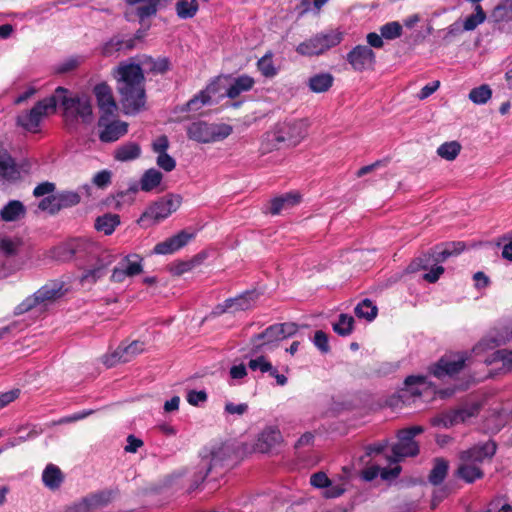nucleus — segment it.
<instances>
[{"label":"nucleus","instance_id":"nucleus-43","mask_svg":"<svg viewBox=\"0 0 512 512\" xmlns=\"http://www.w3.org/2000/svg\"><path fill=\"white\" fill-rule=\"evenodd\" d=\"M57 203L59 205V211L62 209L76 206L81 201V196L74 191H62L56 193Z\"/></svg>","mask_w":512,"mask_h":512},{"label":"nucleus","instance_id":"nucleus-44","mask_svg":"<svg viewBox=\"0 0 512 512\" xmlns=\"http://www.w3.org/2000/svg\"><path fill=\"white\" fill-rule=\"evenodd\" d=\"M460 151L461 145L457 141L445 142L437 148V154L448 161L454 160Z\"/></svg>","mask_w":512,"mask_h":512},{"label":"nucleus","instance_id":"nucleus-6","mask_svg":"<svg viewBox=\"0 0 512 512\" xmlns=\"http://www.w3.org/2000/svg\"><path fill=\"white\" fill-rule=\"evenodd\" d=\"M233 128L229 124H214L198 120L186 127L187 137L198 143L222 141L230 136Z\"/></svg>","mask_w":512,"mask_h":512},{"label":"nucleus","instance_id":"nucleus-47","mask_svg":"<svg viewBox=\"0 0 512 512\" xmlns=\"http://www.w3.org/2000/svg\"><path fill=\"white\" fill-rule=\"evenodd\" d=\"M273 55L271 52H267L257 62V68L264 77L272 78L277 74V69L273 64Z\"/></svg>","mask_w":512,"mask_h":512},{"label":"nucleus","instance_id":"nucleus-10","mask_svg":"<svg viewBox=\"0 0 512 512\" xmlns=\"http://www.w3.org/2000/svg\"><path fill=\"white\" fill-rule=\"evenodd\" d=\"M118 489H103L89 493L66 508V512H95L107 507L117 496Z\"/></svg>","mask_w":512,"mask_h":512},{"label":"nucleus","instance_id":"nucleus-55","mask_svg":"<svg viewBox=\"0 0 512 512\" xmlns=\"http://www.w3.org/2000/svg\"><path fill=\"white\" fill-rule=\"evenodd\" d=\"M502 362L503 368L512 369V351L501 349L493 353V362Z\"/></svg>","mask_w":512,"mask_h":512},{"label":"nucleus","instance_id":"nucleus-19","mask_svg":"<svg viewBox=\"0 0 512 512\" xmlns=\"http://www.w3.org/2000/svg\"><path fill=\"white\" fill-rule=\"evenodd\" d=\"M193 236V234L182 230L176 235L156 244L154 247V253L162 255L172 254L184 247L193 238Z\"/></svg>","mask_w":512,"mask_h":512},{"label":"nucleus","instance_id":"nucleus-60","mask_svg":"<svg viewBox=\"0 0 512 512\" xmlns=\"http://www.w3.org/2000/svg\"><path fill=\"white\" fill-rule=\"evenodd\" d=\"M93 183L99 188H105L111 183V172L102 170L97 172L93 177Z\"/></svg>","mask_w":512,"mask_h":512},{"label":"nucleus","instance_id":"nucleus-23","mask_svg":"<svg viewBox=\"0 0 512 512\" xmlns=\"http://www.w3.org/2000/svg\"><path fill=\"white\" fill-rule=\"evenodd\" d=\"M254 85L255 80L253 77L247 74H242L232 80L230 86L226 90L225 96L229 99H236L242 93L252 90Z\"/></svg>","mask_w":512,"mask_h":512},{"label":"nucleus","instance_id":"nucleus-39","mask_svg":"<svg viewBox=\"0 0 512 512\" xmlns=\"http://www.w3.org/2000/svg\"><path fill=\"white\" fill-rule=\"evenodd\" d=\"M142 64L147 66L149 72L153 74H164L170 70L171 66L170 60L167 57L154 59L151 56H146Z\"/></svg>","mask_w":512,"mask_h":512},{"label":"nucleus","instance_id":"nucleus-37","mask_svg":"<svg viewBox=\"0 0 512 512\" xmlns=\"http://www.w3.org/2000/svg\"><path fill=\"white\" fill-rule=\"evenodd\" d=\"M354 313L360 319L372 321L378 314V308L370 299L365 298L356 305Z\"/></svg>","mask_w":512,"mask_h":512},{"label":"nucleus","instance_id":"nucleus-64","mask_svg":"<svg viewBox=\"0 0 512 512\" xmlns=\"http://www.w3.org/2000/svg\"><path fill=\"white\" fill-rule=\"evenodd\" d=\"M442 245L449 251L451 252V257L452 256H458L459 254H461L465 248H466V244L465 242L463 241H450V242H443Z\"/></svg>","mask_w":512,"mask_h":512},{"label":"nucleus","instance_id":"nucleus-14","mask_svg":"<svg viewBox=\"0 0 512 512\" xmlns=\"http://www.w3.org/2000/svg\"><path fill=\"white\" fill-rule=\"evenodd\" d=\"M497 451V444L493 440L474 445L473 447L461 451L459 454L460 461L470 462L479 466L485 460H491Z\"/></svg>","mask_w":512,"mask_h":512},{"label":"nucleus","instance_id":"nucleus-53","mask_svg":"<svg viewBox=\"0 0 512 512\" xmlns=\"http://www.w3.org/2000/svg\"><path fill=\"white\" fill-rule=\"evenodd\" d=\"M430 423L434 427L450 428L454 426L451 410L442 412L434 416L433 418H431Z\"/></svg>","mask_w":512,"mask_h":512},{"label":"nucleus","instance_id":"nucleus-4","mask_svg":"<svg viewBox=\"0 0 512 512\" xmlns=\"http://www.w3.org/2000/svg\"><path fill=\"white\" fill-rule=\"evenodd\" d=\"M298 331L297 324L293 322L276 323L268 326L263 332L253 335L250 338V354L258 355L265 350H272L278 343L286 338L292 337Z\"/></svg>","mask_w":512,"mask_h":512},{"label":"nucleus","instance_id":"nucleus-35","mask_svg":"<svg viewBox=\"0 0 512 512\" xmlns=\"http://www.w3.org/2000/svg\"><path fill=\"white\" fill-rule=\"evenodd\" d=\"M23 246V240L20 237L5 236L0 238V252L6 257L11 258L19 254Z\"/></svg>","mask_w":512,"mask_h":512},{"label":"nucleus","instance_id":"nucleus-58","mask_svg":"<svg viewBox=\"0 0 512 512\" xmlns=\"http://www.w3.org/2000/svg\"><path fill=\"white\" fill-rule=\"evenodd\" d=\"M157 165L166 172H170L175 169L176 161L167 152L158 154Z\"/></svg>","mask_w":512,"mask_h":512},{"label":"nucleus","instance_id":"nucleus-50","mask_svg":"<svg viewBox=\"0 0 512 512\" xmlns=\"http://www.w3.org/2000/svg\"><path fill=\"white\" fill-rule=\"evenodd\" d=\"M123 51L122 49V37L115 35L105 42L101 48V54L104 57H111L118 52Z\"/></svg>","mask_w":512,"mask_h":512},{"label":"nucleus","instance_id":"nucleus-3","mask_svg":"<svg viewBox=\"0 0 512 512\" xmlns=\"http://www.w3.org/2000/svg\"><path fill=\"white\" fill-rule=\"evenodd\" d=\"M307 136V124L304 120L284 121L275 125L266 133L267 149H279L282 146H296Z\"/></svg>","mask_w":512,"mask_h":512},{"label":"nucleus","instance_id":"nucleus-49","mask_svg":"<svg viewBox=\"0 0 512 512\" xmlns=\"http://www.w3.org/2000/svg\"><path fill=\"white\" fill-rule=\"evenodd\" d=\"M492 96V90L487 84L473 88L469 93V99L478 105L485 104Z\"/></svg>","mask_w":512,"mask_h":512},{"label":"nucleus","instance_id":"nucleus-40","mask_svg":"<svg viewBox=\"0 0 512 512\" xmlns=\"http://www.w3.org/2000/svg\"><path fill=\"white\" fill-rule=\"evenodd\" d=\"M175 8L179 18L190 19L198 12L199 3L197 0H178Z\"/></svg>","mask_w":512,"mask_h":512},{"label":"nucleus","instance_id":"nucleus-41","mask_svg":"<svg viewBox=\"0 0 512 512\" xmlns=\"http://www.w3.org/2000/svg\"><path fill=\"white\" fill-rule=\"evenodd\" d=\"M436 260L432 250L423 253L419 257L415 258L408 266L410 272H416L418 270H428L432 266H435Z\"/></svg>","mask_w":512,"mask_h":512},{"label":"nucleus","instance_id":"nucleus-56","mask_svg":"<svg viewBox=\"0 0 512 512\" xmlns=\"http://www.w3.org/2000/svg\"><path fill=\"white\" fill-rule=\"evenodd\" d=\"M425 382H426V377L423 375H410V376L406 377V379L404 381V385L406 386V388L409 390V392L412 395L419 396V395H421V392L418 389L413 388V386L425 384Z\"/></svg>","mask_w":512,"mask_h":512},{"label":"nucleus","instance_id":"nucleus-27","mask_svg":"<svg viewBox=\"0 0 512 512\" xmlns=\"http://www.w3.org/2000/svg\"><path fill=\"white\" fill-rule=\"evenodd\" d=\"M26 215V207L19 200H10L0 211V217L5 222H15Z\"/></svg>","mask_w":512,"mask_h":512},{"label":"nucleus","instance_id":"nucleus-38","mask_svg":"<svg viewBox=\"0 0 512 512\" xmlns=\"http://www.w3.org/2000/svg\"><path fill=\"white\" fill-rule=\"evenodd\" d=\"M51 257L56 261L68 262L74 259L72 239H69L51 249Z\"/></svg>","mask_w":512,"mask_h":512},{"label":"nucleus","instance_id":"nucleus-34","mask_svg":"<svg viewBox=\"0 0 512 512\" xmlns=\"http://www.w3.org/2000/svg\"><path fill=\"white\" fill-rule=\"evenodd\" d=\"M419 454V446L417 443L398 442L392 446V460L400 461L404 457H414Z\"/></svg>","mask_w":512,"mask_h":512},{"label":"nucleus","instance_id":"nucleus-11","mask_svg":"<svg viewBox=\"0 0 512 512\" xmlns=\"http://www.w3.org/2000/svg\"><path fill=\"white\" fill-rule=\"evenodd\" d=\"M114 117L115 115H100L98 119L99 139L103 143L115 142L128 132V123Z\"/></svg>","mask_w":512,"mask_h":512},{"label":"nucleus","instance_id":"nucleus-46","mask_svg":"<svg viewBox=\"0 0 512 512\" xmlns=\"http://www.w3.org/2000/svg\"><path fill=\"white\" fill-rule=\"evenodd\" d=\"M281 435L276 430L264 431L258 441V447L261 452H267L272 446H274L280 439Z\"/></svg>","mask_w":512,"mask_h":512},{"label":"nucleus","instance_id":"nucleus-52","mask_svg":"<svg viewBox=\"0 0 512 512\" xmlns=\"http://www.w3.org/2000/svg\"><path fill=\"white\" fill-rule=\"evenodd\" d=\"M43 433V429L37 425H33L30 427L29 431L25 435H20L15 437L9 441V446L14 447L21 443H24L27 440L34 439Z\"/></svg>","mask_w":512,"mask_h":512},{"label":"nucleus","instance_id":"nucleus-29","mask_svg":"<svg viewBox=\"0 0 512 512\" xmlns=\"http://www.w3.org/2000/svg\"><path fill=\"white\" fill-rule=\"evenodd\" d=\"M120 223V216L118 214L106 213L96 218L94 227L105 235H111Z\"/></svg>","mask_w":512,"mask_h":512},{"label":"nucleus","instance_id":"nucleus-15","mask_svg":"<svg viewBox=\"0 0 512 512\" xmlns=\"http://www.w3.org/2000/svg\"><path fill=\"white\" fill-rule=\"evenodd\" d=\"M116 260V256L110 251L104 250L97 254L96 263L92 268L86 269L81 276V282L95 283L98 279L104 277L109 266Z\"/></svg>","mask_w":512,"mask_h":512},{"label":"nucleus","instance_id":"nucleus-32","mask_svg":"<svg viewBox=\"0 0 512 512\" xmlns=\"http://www.w3.org/2000/svg\"><path fill=\"white\" fill-rule=\"evenodd\" d=\"M173 0H146L136 8V15L140 21L156 15L159 8L166 7Z\"/></svg>","mask_w":512,"mask_h":512},{"label":"nucleus","instance_id":"nucleus-20","mask_svg":"<svg viewBox=\"0 0 512 512\" xmlns=\"http://www.w3.org/2000/svg\"><path fill=\"white\" fill-rule=\"evenodd\" d=\"M255 358L250 359L248 368L251 371H260L262 374L268 373L270 377L275 378L280 386L287 384V377L278 372V369L264 355H255Z\"/></svg>","mask_w":512,"mask_h":512},{"label":"nucleus","instance_id":"nucleus-57","mask_svg":"<svg viewBox=\"0 0 512 512\" xmlns=\"http://www.w3.org/2000/svg\"><path fill=\"white\" fill-rule=\"evenodd\" d=\"M314 345L324 354L330 351L328 335L322 331L317 330L314 335Z\"/></svg>","mask_w":512,"mask_h":512},{"label":"nucleus","instance_id":"nucleus-8","mask_svg":"<svg viewBox=\"0 0 512 512\" xmlns=\"http://www.w3.org/2000/svg\"><path fill=\"white\" fill-rule=\"evenodd\" d=\"M182 198L180 195L168 194L152 203L141 215L138 222L142 226H149L166 219L175 212L181 205Z\"/></svg>","mask_w":512,"mask_h":512},{"label":"nucleus","instance_id":"nucleus-25","mask_svg":"<svg viewBox=\"0 0 512 512\" xmlns=\"http://www.w3.org/2000/svg\"><path fill=\"white\" fill-rule=\"evenodd\" d=\"M455 476L462 479L466 483H474L478 479H482L484 477L483 470L470 462L460 461L458 465Z\"/></svg>","mask_w":512,"mask_h":512},{"label":"nucleus","instance_id":"nucleus-54","mask_svg":"<svg viewBox=\"0 0 512 512\" xmlns=\"http://www.w3.org/2000/svg\"><path fill=\"white\" fill-rule=\"evenodd\" d=\"M38 208L42 211H48L51 215L57 214L59 212V205L57 203L56 194L43 198L39 202Z\"/></svg>","mask_w":512,"mask_h":512},{"label":"nucleus","instance_id":"nucleus-30","mask_svg":"<svg viewBox=\"0 0 512 512\" xmlns=\"http://www.w3.org/2000/svg\"><path fill=\"white\" fill-rule=\"evenodd\" d=\"M64 480V476L59 467L54 464H48L43 471L42 481L46 487L51 490L58 489Z\"/></svg>","mask_w":512,"mask_h":512},{"label":"nucleus","instance_id":"nucleus-45","mask_svg":"<svg viewBox=\"0 0 512 512\" xmlns=\"http://www.w3.org/2000/svg\"><path fill=\"white\" fill-rule=\"evenodd\" d=\"M211 101V97L208 96L206 92L200 91L198 94L194 95L188 102H186L182 108L181 111H198L200 110L204 105L209 104Z\"/></svg>","mask_w":512,"mask_h":512},{"label":"nucleus","instance_id":"nucleus-16","mask_svg":"<svg viewBox=\"0 0 512 512\" xmlns=\"http://www.w3.org/2000/svg\"><path fill=\"white\" fill-rule=\"evenodd\" d=\"M375 58V53L367 45H357L346 56L347 62L358 72L372 69Z\"/></svg>","mask_w":512,"mask_h":512},{"label":"nucleus","instance_id":"nucleus-63","mask_svg":"<svg viewBox=\"0 0 512 512\" xmlns=\"http://www.w3.org/2000/svg\"><path fill=\"white\" fill-rule=\"evenodd\" d=\"M436 263H443L445 262L449 257H451V252H449L442 243L435 245L433 248H431Z\"/></svg>","mask_w":512,"mask_h":512},{"label":"nucleus","instance_id":"nucleus-17","mask_svg":"<svg viewBox=\"0 0 512 512\" xmlns=\"http://www.w3.org/2000/svg\"><path fill=\"white\" fill-rule=\"evenodd\" d=\"M93 94L96 97L101 115H115L117 103L111 87L106 82L96 84L93 88Z\"/></svg>","mask_w":512,"mask_h":512},{"label":"nucleus","instance_id":"nucleus-26","mask_svg":"<svg viewBox=\"0 0 512 512\" xmlns=\"http://www.w3.org/2000/svg\"><path fill=\"white\" fill-rule=\"evenodd\" d=\"M141 156V147L136 142H126L118 146L113 153L114 160L128 162Z\"/></svg>","mask_w":512,"mask_h":512},{"label":"nucleus","instance_id":"nucleus-12","mask_svg":"<svg viewBox=\"0 0 512 512\" xmlns=\"http://www.w3.org/2000/svg\"><path fill=\"white\" fill-rule=\"evenodd\" d=\"M467 359L468 356L464 353L457 355V357L444 355L429 367V372L438 379L446 376L453 377L464 369Z\"/></svg>","mask_w":512,"mask_h":512},{"label":"nucleus","instance_id":"nucleus-5","mask_svg":"<svg viewBox=\"0 0 512 512\" xmlns=\"http://www.w3.org/2000/svg\"><path fill=\"white\" fill-rule=\"evenodd\" d=\"M66 289H64V282L61 280H50L45 285L40 287L35 293L26 297L19 303L14 310L15 315H22L31 311L33 308L41 304H48L56 301L64 296Z\"/></svg>","mask_w":512,"mask_h":512},{"label":"nucleus","instance_id":"nucleus-42","mask_svg":"<svg viewBox=\"0 0 512 512\" xmlns=\"http://www.w3.org/2000/svg\"><path fill=\"white\" fill-rule=\"evenodd\" d=\"M354 329V318L348 314H340L338 321L333 324V330L340 336H349Z\"/></svg>","mask_w":512,"mask_h":512},{"label":"nucleus","instance_id":"nucleus-22","mask_svg":"<svg viewBox=\"0 0 512 512\" xmlns=\"http://www.w3.org/2000/svg\"><path fill=\"white\" fill-rule=\"evenodd\" d=\"M163 180V174L155 169L150 168L146 170L140 178L139 187L134 186L130 189L135 193L140 189L143 192H151L161 185Z\"/></svg>","mask_w":512,"mask_h":512},{"label":"nucleus","instance_id":"nucleus-48","mask_svg":"<svg viewBox=\"0 0 512 512\" xmlns=\"http://www.w3.org/2000/svg\"><path fill=\"white\" fill-rule=\"evenodd\" d=\"M121 265L124 267L129 277L136 276L142 272L141 258L136 254L128 255L123 258Z\"/></svg>","mask_w":512,"mask_h":512},{"label":"nucleus","instance_id":"nucleus-36","mask_svg":"<svg viewBox=\"0 0 512 512\" xmlns=\"http://www.w3.org/2000/svg\"><path fill=\"white\" fill-rule=\"evenodd\" d=\"M74 259H85L92 255L96 246L93 242L84 238H72Z\"/></svg>","mask_w":512,"mask_h":512},{"label":"nucleus","instance_id":"nucleus-28","mask_svg":"<svg viewBox=\"0 0 512 512\" xmlns=\"http://www.w3.org/2000/svg\"><path fill=\"white\" fill-rule=\"evenodd\" d=\"M449 470V462L442 458L436 457L433 460V467L428 475V481L433 486H438L443 483L447 477Z\"/></svg>","mask_w":512,"mask_h":512},{"label":"nucleus","instance_id":"nucleus-21","mask_svg":"<svg viewBox=\"0 0 512 512\" xmlns=\"http://www.w3.org/2000/svg\"><path fill=\"white\" fill-rule=\"evenodd\" d=\"M301 195L297 192H289L270 200L269 211L272 215H278L282 210L292 208L299 204Z\"/></svg>","mask_w":512,"mask_h":512},{"label":"nucleus","instance_id":"nucleus-51","mask_svg":"<svg viewBox=\"0 0 512 512\" xmlns=\"http://www.w3.org/2000/svg\"><path fill=\"white\" fill-rule=\"evenodd\" d=\"M403 28L397 21L388 22L380 27V33L387 40L399 38L402 35Z\"/></svg>","mask_w":512,"mask_h":512},{"label":"nucleus","instance_id":"nucleus-59","mask_svg":"<svg viewBox=\"0 0 512 512\" xmlns=\"http://www.w3.org/2000/svg\"><path fill=\"white\" fill-rule=\"evenodd\" d=\"M310 484L315 488H326L330 486L331 481L326 473L319 471L311 475Z\"/></svg>","mask_w":512,"mask_h":512},{"label":"nucleus","instance_id":"nucleus-24","mask_svg":"<svg viewBox=\"0 0 512 512\" xmlns=\"http://www.w3.org/2000/svg\"><path fill=\"white\" fill-rule=\"evenodd\" d=\"M482 409L480 402L466 403L458 408L451 409L454 425L464 423L470 418L477 417Z\"/></svg>","mask_w":512,"mask_h":512},{"label":"nucleus","instance_id":"nucleus-2","mask_svg":"<svg viewBox=\"0 0 512 512\" xmlns=\"http://www.w3.org/2000/svg\"><path fill=\"white\" fill-rule=\"evenodd\" d=\"M69 90L58 86L51 97H54L56 106L61 105L63 119L67 127L75 128L79 121L90 124L93 120L91 100L86 96H68Z\"/></svg>","mask_w":512,"mask_h":512},{"label":"nucleus","instance_id":"nucleus-62","mask_svg":"<svg viewBox=\"0 0 512 512\" xmlns=\"http://www.w3.org/2000/svg\"><path fill=\"white\" fill-rule=\"evenodd\" d=\"M80 64V61L77 57H72L65 60L63 63L57 66L56 72L59 74H64L76 69Z\"/></svg>","mask_w":512,"mask_h":512},{"label":"nucleus","instance_id":"nucleus-18","mask_svg":"<svg viewBox=\"0 0 512 512\" xmlns=\"http://www.w3.org/2000/svg\"><path fill=\"white\" fill-rule=\"evenodd\" d=\"M144 350V342L133 341L129 345L123 347L120 345L110 356L105 360V364L108 367L114 366L121 362L126 363L132 360L136 355L140 354Z\"/></svg>","mask_w":512,"mask_h":512},{"label":"nucleus","instance_id":"nucleus-33","mask_svg":"<svg viewBox=\"0 0 512 512\" xmlns=\"http://www.w3.org/2000/svg\"><path fill=\"white\" fill-rule=\"evenodd\" d=\"M18 174L16 163L10 153L0 149V176L5 179H15Z\"/></svg>","mask_w":512,"mask_h":512},{"label":"nucleus","instance_id":"nucleus-13","mask_svg":"<svg viewBox=\"0 0 512 512\" xmlns=\"http://www.w3.org/2000/svg\"><path fill=\"white\" fill-rule=\"evenodd\" d=\"M259 298L256 290H247L234 298L226 299L223 304L217 305L218 313L239 312L252 309Z\"/></svg>","mask_w":512,"mask_h":512},{"label":"nucleus","instance_id":"nucleus-31","mask_svg":"<svg viewBox=\"0 0 512 512\" xmlns=\"http://www.w3.org/2000/svg\"><path fill=\"white\" fill-rule=\"evenodd\" d=\"M333 82L334 77L332 74L319 73L309 78L308 87L314 93H323L332 87Z\"/></svg>","mask_w":512,"mask_h":512},{"label":"nucleus","instance_id":"nucleus-61","mask_svg":"<svg viewBox=\"0 0 512 512\" xmlns=\"http://www.w3.org/2000/svg\"><path fill=\"white\" fill-rule=\"evenodd\" d=\"M443 273L444 268L441 265L435 264V266L429 268V271L423 275V279L429 283H435Z\"/></svg>","mask_w":512,"mask_h":512},{"label":"nucleus","instance_id":"nucleus-9","mask_svg":"<svg viewBox=\"0 0 512 512\" xmlns=\"http://www.w3.org/2000/svg\"><path fill=\"white\" fill-rule=\"evenodd\" d=\"M342 39L343 35L338 31L331 30L326 33H318L301 42L296 47V51L303 56H318L340 44Z\"/></svg>","mask_w":512,"mask_h":512},{"label":"nucleus","instance_id":"nucleus-1","mask_svg":"<svg viewBox=\"0 0 512 512\" xmlns=\"http://www.w3.org/2000/svg\"><path fill=\"white\" fill-rule=\"evenodd\" d=\"M119 102L125 115L135 116L146 109L145 76L140 64L121 63L115 70Z\"/></svg>","mask_w":512,"mask_h":512},{"label":"nucleus","instance_id":"nucleus-7","mask_svg":"<svg viewBox=\"0 0 512 512\" xmlns=\"http://www.w3.org/2000/svg\"><path fill=\"white\" fill-rule=\"evenodd\" d=\"M56 112V101L54 97L48 96L39 100L29 110L20 113L16 118L17 126L27 132L37 133L44 117Z\"/></svg>","mask_w":512,"mask_h":512}]
</instances>
